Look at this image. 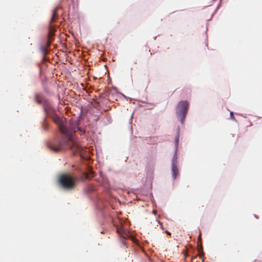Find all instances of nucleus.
<instances>
[{
	"label": "nucleus",
	"mask_w": 262,
	"mask_h": 262,
	"mask_svg": "<svg viewBox=\"0 0 262 262\" xmlns=\"http://www.w3.org/2000/svg\"><path fill=\"white\" fill-rule=\"evenodd\" d=\"M77 179L69 174H63L59 178L60 185L64 189L72 190L76 186Z\"/></svg>",
	"instance_id": "f03ea898"
},
{
	"label": "nucleus",
	"mask_w": 262,
	"mask_h": 262,
	"mask_svg": "<svg viewBox=\"0 0 262 262\" xmlns=\"http://www.w3.org/2000/svg\"><path fill=\"white\" fill-rule=\"evenodd\" d=\"M40 50L43 54V60H46V56L48 53L47 47L45 46H42L40 48Z\"/></svg>",
	"instance_id": "0eeeda50"
},
{
	"label": "nucleus",
	"mask_w": 262,
	"mask_h": 262,
	"mask_svg": "<svg viewBox=\"0 0 262 262\" xmlns=\"http://www.w3.org/2000/svg\"><path fill=\"white\" fill-rule=\"evenodd\" d=\"M118 232L120 234H121V233H120V231L119 230V229H118Z\"/></svg>",
	"instance_id": "aec40b11"
},
{
	"label": "nucleus",
	"mask_w": 262,
	"mask_h": 262,
	"mask_svg": "<svg viewBox=\"0 0 262 262\" xmlns=\"http://www.w3.org/2000/svg\"><path fill=\"white\" fill-rule=\"evenodd\" d=\"M51 44V39H49L48 41L47 42L46 46H45L47 48L50 46Z\"/></svg>",
	"instance_id": "ddd939ff"
},
{
	"label": "nucleus",
	"mask_w": 262,
	"mask_h": 262,
	"mask_svg": "<svg viewBox=\"0 0 262 262\" xmlns=\"http://www.w3.org/2000/svg\"><path fill=\"white\" fill-rule=\"evenodd\" d=\"M122 244L123 246H126V241L124 240V239H122Z\"/></svg>",
	"instance_id": "2eb2a0df"
},
{
	"label": "nucleus",
	"mask_w": 262,
	"mask_h": 262,
	"mask_svg": "<svg viewBox=\"0 0 262 262\" xmlns=\"http://www.w3.org/2000/svg\"><path fill=\"white\" fill-rule=\"evenodd\" d=\"M166 233L168 235H171V233L168 232V231H166Z\"/></svg>",
	"instance_id": "dca6fc26"
},
{
	"label": "nucleus",
	"mask_w": 262,
	"mask_h": 262,
	"mask_svg": "<svg viewBox=\"0 0 262 262\" xmlns=\"http://www.w3.org/2000/svg\"><path fill=\"white\" fill-rule=\"evenodd\" d=\"M188 102L186 100L180 101L177 106L176 112L177 117L182 124L184 123L185 121L186 116L188 112Z\"/></svg>",
	"instance_id": "7ed1b4c3"
},
{
	"label": "nucleus",
	"mask_w": 262,
	"mask_h": 262,
	"mask_svg": "<svg viewBox=\"0 0 262 262\" xmlns=\"http://www.w3.org/2000/svg\"><path fill=\"white\" fill-rule=\"evenodd\" d=\"M35 100L38 103L41 102L42 97L39 94H36L35 97Z\"/></svg>",
	"instance_id": "6e6552de"
},
{
	"label": "nucleus",
	"mask_w": 262,
	"mask_h": 262,
	"mask_svg": "<svg viewBox=\"0 0 262 262\" xmlns=\"http://www.w3.org/2000/svg\"><path fill=\"white\" fill-rule=\"evenodd\" d=\"M77 131L83 134L85 131L79 127L76 123H70L68 127V132L70 134L71 137L64 135L61 139H55L52 143H49V148L54 152H59L67 149H70L74 153L80 150L81 147L78 141L74 137L73 134Z\"/></svg>",
	"instance_id": "f257e3e1"
},
{
	"label": "nucleus",
	"mask_w": 262,
	"mask_h": 262,
	"mask_svg": "<svg viewBox=\"0 0 262 262\" xmlns=\"http://www.w3.org/2000/svg\"><path fill=\"white\" fill-rule=\"evenodd\" d=\"M172 174L174 179H176L177 176L179 174V170L177 165L172 164Z\"/></svg>",
	"instance_id": "423d86ee"
},
{
	"label": "nucleus",
	"mask_w": 262,
	"mask_h": 262,
	"mask_svg": "<svg viewBox=\"0 0 262 262\" xmlns=\"http://www.w3.org/2000/svg\"><path fill=\"white\" fill-rule=\"evenodd\" d=\"M198 238H199V239L200 241H201V234H200V235H199V236Z\"/></svg>",
	"instance_id": "a211bd4d"
},
{
	"label": "nucleus",
	"mask_w": 262,
	"mask_h": 262,
	"mask_svg": "<svg viewBox=\"0 0 262 262\" xmlns=\"http://www.w3.org/2000/svg\"><path fill=\"white\" fill-rule=\"evenodd\" d=\"M179 135L178 134L177 136L175 138V139H174V141H175V143H176V145L177 146L178 144V142H179Z\"/></svg>",
	"instance_id": "9b49d317"
},
{
	"label": "nucleus",
	"mask_w": 262,
	"mask_h": 262,
	"mask_svg": "<svg viewBox=\"0 0 262 262\" xmlns=\"http://www.w3.org/2000/svg\"><path fill=\"white\" fill-rule=\"evenodd\" d=\"M177 154L175 153L173 157L172 160V164L177 165Z\"/></svg>",
	"instance_id": "1a4fd4ad"
},
{
	"label": "nucleus",
	"mask_w": 262,
	"mask_h": 262,
	"mask_svg": "<svg viewBox=\"0 0 262 262\" xmlns=\"http://www.w3.org/2000/svg\"><path fill=\"white\" fill-rule=\"evenodd\" d=\"M145 51H148V52L149 53L150 56H151L152 54L150 52V49H149V48L147 46L145 47Z\"/></svg>",
	"instance_id": "4468645a"
},
{
	"label": "nucleus",
	"mask_w": 262,
	"mask_h": 262,
	"mask_svg": "<svg viewBox=\"0 0 262 262\" xmlns=\"http://www.w3.org/2000/svg\"><path fill=\"white\" fill-rule=\"evenodd\" d=\"M42 128L45 130H48V124L47 123H44L42 124Z\"/></svg>",
	"instance_id": "9d476101"
},
{
	"label": "nucleus",
	"mask_w": 262,
	"mask_h": 262,
	"mask_svg": "<svg viewBox=\"0 0 262 262\" xmlns=\"http://www.w3.org/2000/svg\"><path fill=\"white\" fill-rule=\"evenodd\" d=\"M54 122L58 125V128L62 134L67 135L68 137H71L70 134L68 132V127L66 126L64 122L61 120L60 117L57 115H54L53 117Z\"/></svg>",
	"instance_id": "20e7f679"
},
{
	"label": "nucleus",
	"mask_w": 262,
	"mask_h": 262,
	"mask_svg": "<svg viewBox=\"0 0 262 262\" xmlns=\"http://www.w3.org/2000/svg\"><path fill=\"white\" fill-rule=\"evenodd\" d=\"M152 212H153V213H154V214H156L157 213V211H156V210H154L152 211Z\"/></svg>",
	"instance_id": "f3484780"
},
{
	"label": "nucleus",
	"mask_w": 262,
	"mask_h": 262,
	"mask_svg": "<svg viewBox=\"0 0 262 262\" xmlns=\"http://www.w3.org/2000/svg\"><path fill=\"white\" fill-rule=\"evenodd\" d=\"M85 178L86 179H89V176L88 174H86Z\"/></svg>",
	"instance_id": "6ab92c4d"
},
{
	"label": "nucleus",
	"mask_w": 262,
	"mask_h": 262,
	"mask_svg": "<svg viewBox=\"0 0 262 262\" xmlns=\"http://www.w3.org/2000/svg\"><path fill=\"white\" fill-rule=\"evenodd\" d=\"M230 118L232 119V120H235V118L234 117L233 113L232 112H230Z\"/></svg>",
	"instance_id": "f8f14e48"
},
{
	"label": "nucleus",
	"mask_w": 262,
	"mask_h": 262,
	"mask_svg": "<svg viewBox=\"0 0 262 262\" xmlns=\"http://www.w3.org/2000/svg\"><path fill=\"white\" fill-rule=\"evenodd\" d=\"M59 9L58 7H56L52 12V16L50 19V30L48 34V37L49 39H51V38L54 36V29L53 28V27L52 26V23L55 21L56 19L57 18V11Z\"/></svg>",
	"instance_id": "39448f33"
}]
</instances>
